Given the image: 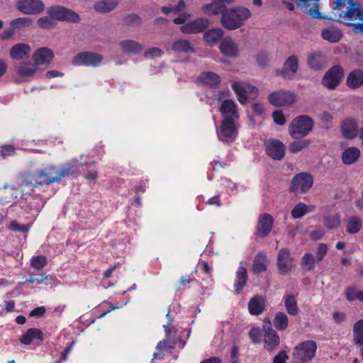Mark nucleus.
Masks as SVG:
<instances>
[{
  "label": "nucleus",
  "mask_w": 363,
  "mask_h": 363,
  "mask_svg": "<svg viewBox=\"0 0 363 363\" xmlns=\"http://www.w3.org/2000/svg\"><path fill=\"white\" fill-rule=\"evenodd\" d=\"M119 45L125 53L138 55L143 50V45L133 40H124L120 42Z\"/></svg>",
  "instance_id": "7c9ffc66"
},
{
  "label": "nucleus",
  "mask_w": 363,
  "mask_h": 363,
  "mask_svg": "<svg viewBox=\"0 0 363 363\" xmlns=\"http://www.w3.org/2000/svg\"><path fill=\"white\" fill-rule=\"evenodd\" d=\"M361 155L360 150L356 147L346 148L342 154L341 159L343 164L350 165L355 163Z\"/></svg>",
  "instance_id": "c756f323"
},
{
  "label": "nucleus",
  "mask_w": 363,
  "mask_h": 363,
  "mask_svg": "<svg viewBox=\"0 0 363 363\" xmlns=\"http://www.w3.org/2000/svg\"><path fill=\"white\" fill-rule=\"evenodd\" d=\"M326 65V57L323 52L314 51L311 52L307 57V65L313 70H320Z\"/></svg>",
  "instance_id": "5701e85b"
},
{
  "label": "nucleus",
  "mask_w": 363,
  "mask_h": 363,
  "mask_svg": "<svg viewBox=\"0 0 363 363\" xmlns=\"http://www.w3.org/2000/svg\"><path fill=\"white\" fill-rule=\"evenodd\" d=\"M353 335L355 343L363 345V319L358 320L354 325Z\"/></svg>",
  "instance_id": "de8ad7c7"
},
{
  "label": "nucleus",
  "mask_w": 363,
  "mask_h": 363,
  "mask_svg": "<svg viewBox=\"0 0 363 363\" xmlns=\"http://www.w3.org/2000/svg\"><path fill=\"white\" fill-rule=\"evenodd\" d=\"M30 227L28 225H21L16 220H12L9 226V229L16 232L27 233Z\"/></svg>",
  "instance_id": "6e6d98bb"
},
{
  "label": "nucleus",
  "mask_w": 363,
  "mask_h": 363,
  "mask_svg": "<svg viewBox=\"0 0 363 363\" xmlns=\"http://www.w3.org/2000/svg\"><path fill=\"white\" fill-rule=\"evenodd\" d=\"M273 216L267 213L260 214L254 232V235L259 238H264L271 233L274 225Z\"/></svg>",
  "instance_id": "ddd939ff"
},
{
  "label": "nucleus",
  "mask_w": 363,
  "mask_h": 363,
  "mask_svg": "<svg viewBox=\"0 0 363 363\" xmlns=\"http://www.w3.org/2000/svg\"><path fill=\"white\" fill-rule=\"evenodd\" d=\"M117 5V0H111L109 1H100L95 4L94 8L99 13H108L113 11Z\"/></svg>",
  "instance_id": "a18cd8bd"
},
{
  "label": "nucleus",
  "mask_w": 363,
  "mask_h": 363,
  "mask_svg": "<svg viewBox=\"0 0 363 363\" xmlns=\"http://www.w3.org/2000/svg\"><path fill=\"white\" fill-rule=\"evenodd\" d=\"M220 111L224 118L228 116H232L235 120V118H238L239 117L237 111V105L230 99H225L222 102L220 107Z\"/></svg>",
  "instance_id": "2f4dec72"
},
{
  "label": "nucleus",
  "mask_w": 363,
  "mask_h": 363,
  "mask_svg": "<svg viewBox=\"0 0 363 363\" xmlns=\"http://www.w3.org/2000/svg\"><path fill=\"white\" fill-rule=\"evenodd\" d=\"M203 10L206 12H208L212 14L216 15L220 13L223 16V13H225V11H227L228 9L227 8L221 6V4H219L216 1H212L211 4H206L203 6Z\"/></svg>",
  "instance_id": "09e8293b"
},
{
  "label": "nucleus",
  "mask_w": 363,
  "mask_h": 363,
  "mask_svg": "<svg viewBox=\"0 0 363 363\" xmlns=\"http://www.w3.org/2000/svg\"><path fill=\"white\" fill-rule=\"evenodd\" d=\"M33 340H43V333L40 329L30 328L20 337V342L26 345H30Z\"/></svg>",
  "instance_id": "f704fd0d"
},
{
  "label": "nucleus",
  "mask_w": 363,
  "mask_h": 363,
  "mask_svg": "<svg viewBox=\"0 0 363 363\" xmlns=\"http://www.w3.org/2000/svg\"><path fill=\"white\" fill-rule=\"evenodd\" d=\"M45 308L44 306H38L35 308L30 312L31 317H41L45 313Z\"/></svg>",
  "instance_id": "338daca9"
},
{
  "label": "nucleus",
  "mask_w": 363,
  "mask_h": 363,
  "mask_svg": "<svg viewBox=\"0 0 363 363\" xmlns=\"http://www.w3.org/2000/svg\"><path fill=\"white\" fill-rule=\"evenodd\" d=\"M219 49L224 56L235 57L238 55V48L231 38H224L222 40Z\"/></svg>",
  "instance_id": "cd10ccee"
},
{
  "label": "nucleus",
  "mask_w": 363,
  "mask_h": 363,
  "mask_svg": "<svg viewBox=\"0 0 363 363\" xmlns=\"http://www.w3.org/2000/svg\"><path fill=\"white\" fill-rule=\"evenodd\" d=\"M289 356L285 350H281L273 358V363H286Z\"/></svg>",
  "instance_id": "69168bd1"
},
{
  "label": "nucleus",
  "mask_w": 363,
  "mask_h": 363,
  "mask_svg": "<svg viewBox=\"0 0 363 363\" xmlns=\"http://www.w3.org/2000/svg\"><path fill=\"white\" fill-rule=\"evenodd\" d=\"M362 227V220L359 216L350 217L346 225V231L350 234H356Z\"/></svg>",
  "instance_id": "37998d69"
},
{
  "label": "nucleus",
  "mask_w": 363,
  "mask_h": 363,
  "mask_svg": "<svg viewBox=\"0 0 363 363\" xmlns=\"http://www.w3.org/2000/svg\"><path fill=\"white\" fill-rule=\"evenodd\" d=\"M346 84L350 89H357L363 85V70L357 69L349 73Z\"/></svg>",
  "instance_id": "c85d7f7f"
},
{
  "label": "nucleus",
  "mask_w": 363,
  "mask_h": 363,
  "mask_svg": "<svg viewBox=\"0 0 363 363\" xmlns=\"http://www.w3.org/2000/svg\"><path fill=\"white\" fill-rule=\"evenodd\" d=\"M218 139L223 142L229 143L235 140L237 136V130L235 120L232 116L225 117L221 121L220 130L217 132Z\"/></svg>",
  "instance_id": "f8f14e48"
},
{
  "label": "nucleus",
  "mask_w": 363,
  "mask_h": 363,
  "mask_svg": "<svg viewBox=\"0 0 363 363\" xmlns=\"http://www.w3.org/2000/svg\"><path fill=\"white\" fill-rule=\"evenodd\" d=\"M294 258L288 248H281L277 255V265L279 272L286 274L293 269Z\"/></svg>",
  "instance_id": "f3484780"
},
{
  "label": "nucleus",
  "mask_w": 363,
  "mask_h": 363,
  "mask_svg": "<svg viewBox=\"0 0 363 363\" xmlns=\"http://www.w3.org/2000/svg\"><path fill=\"white\" fill-rule=\"evenodd\" d=\"M342 135L345 138L352 140L359 137L358 123L354 118H346L341 125Z\"/></svg>",
  "instance_id": "4be33fe9"
},
{
  "label": "nucleus",
  "mask_w": 363,
  "mask_h": 363,
  "mask_svg": "<svg viewBox=\"0 0 363 363\" xmlns=\"http://www.w3.org/2000/svg\"><path fill=\"white\" fill-rule=\"evenodd\" d=\"M172 50L177 53L191 54L195 52V50L190 42L185 39H179L174 42L172 45Z\"/></svg>",
  "instance_id": "72a5a7b5"
},
{
  "label": "nucleus",
  "mask_w": 363,
  "mask_h": 363,
  "mask_svg": "<svg viewBox=\"0 0 363 363\" xmlns=\"http://www.w3.org/2000/svg\"><path fill=\"white\" fill-rule=\"evenodd\" d=\"M54 57L53 51L48 48H40L36 50L33 55L35 65L38 67L40 65L49 64Z\"/></svg>",
  "instance_id": "b1692460"
},
{
  "label": "nucleus",
  "mask_w": 363,
  "mask_h": 363,
  "mask_svg": "<svg viewBox=\"0 0 363 363\" xmlns=\"http://www.w3.org/2000/svg\"><path fill=\"white\" fill-rule=\"evenodd\" d=\"M328 246L325 243H320L318 245L315 257L312 253H305L301 260L300 264L303 270L311 272L314 270L315 262H321L326 256Z\"/></svg>",
  "instance_id": "0eeeda50"
},
{
  "label": "nucleus",
  "mask_w": 363,
  "mask_h": 363,
  "mask_svg": "<svg viewBox=\"0 0 363 363\" xmlns=\"http://www.w3.org/2000/svg\"><path fill=\"white\" fill-rule=\"evenodd\" d=\"M264 332V347L269 352L274 351L280 343V338L277 332L273 329L269 318L264 320L262 325Z\"/></svg>",
  "instance_id": "6e6552de"
},
{
  "label": "nucleus",
  "mask_w": 363,
  "mask_h": 363,
  "mask_svg": "<svg viewBox=\"0 0 363 363\" xmlns=\"http://www.w3.org/2000/svg\"><path fill=\"white\" fill-rule=\"evenodd\" d=\"M298 69V58L296 55L289 56L284 62L283 67L277 70V74L284 79H291Z\"/></svg>",
  "instance_id": "a211bd4d"
},
{
  "label": "nucleus",
  "mask_w": 363,
  "mask_h": 363,
  "mask_svg": "<svg viewBox=\"0 0 363 363\" xmlns=\"http://www.w3.org/2000/svg\"><path fill=\"white\" fill-rule=\"evenodd\" d=\"M37 24L38 27L42 29H51L55 28L57 25L56 22L49 16L40 17L38 20Z\"/></svg>",
  "instance_id": "864d4df0"
},
{
  "label": "nucleus",
  "mask_w": 363,
  "mask_h": 363,
  "mask_svg": "<svg viewBox=\"0 0 363 363\" xmlns=\"http://www.w3.org/2000/svg\"><path fill=\"white\" fill-rule=\"evenodd\" d=\"M333 320L336 323H341L346 319V315L342 312H335L333 315Z\"/></svg>",
  "instance_id": "774afa93"
},
{
  "label": "nucleus",
  "mask_w": 363,
  "mask_h": 363,
  "mask_svg": "<svg viewBox=\"0 0 363 363\" xmlns=\"http://www.w3.org/2000/svg\"><path fill=\"white\" fill-rule=\"evenodd\" d=\"M274 328L279 331H284L289 325V318L284 312H278L273 320Z\"/></svg>",
  "instance_id": "c03bdc74"
},
{
  "label": "nucleus",
  "mask_w": 363,
  "mask_h": 363,
  "mask_svg": "<svg viewBox=\"0 0 363 363\" xmlns=\"http://www.w3.org/2000/svg\"><path fill=\"white\" fill-rule=\"evenodd\" d=\"M84 165V164L80 163L77 160L73 159L69 161L60 170H57L56 167H55V173L53 174L55 182L59 183L62 178L72 176L74 174L75 169Z\"/></svg>",
  "instance_id": "6ab92c4d"
},
{
  "label": "nucleus",
  "mask_w": 363,
  "mask_h": 363,
  "mask_svg": "<svg viewBox=\"0 0 363 363\" xmlns=\"http://www.w3.org/2000/svg\"><path fill=\"white\" fill-rule=\"evenodd\" d=\"M103 59L104 57L101 54L90 51H84L75 55L71 63L76 67L84 66L97 67L101 64Z\"/></svg>",
  "instance_id": "423d86ee"
},
{
  "label": "nucleus",
  "mask_w": 363,
  "mask_h": 363,
  "mask_svg": "<svg viewBox=\"0 0 363 363\" xmlns=\"http://www.w3.org/2000/svg\"><path fill=\"white\" fill-rule=\"evenodd\" d=\"M250 11L245 7H236L228 9L221 17L223 27L228 30H235L244 24V21L250 18Z\"/></svg>",
  "instance_id": "f03ea898"
},
{
  "label": "nucleus",
  "mask_w": 363,
  "mask_h": 363,
  "mask_svg": "<svg viewBox=\"0 0 363 363\" xmlns=\"http://www.w3.org/2000/svg\"><path fill=\"white\" fill-rule=\"evenodd\" d=\"M267 256L264 252H258L252 263V270L255 274H259L267 270Z\"/></svg>",
  "instance_id": "c9c22d12"
},
{
  "label": "nucleus",
  "mask_w": 363,
  "mask_h": 363,
  "mask_svg": "<svg viewBox=\"0 0 363 363\" xmlns=\"http://www.w3.org/2000/svg\"><path fill=\"white\" fill-rule=\"evenodd\" d=\"M344 77V69L336 65L330 67L322 79V84L328 89H335L342 82Z\"/></svg>",
  "instance_id": "9d476101"
},
{
  "label": "nucleus",
  "mask_w": 363,
  "mask_h": 363,
  "mask_svg": "<svg viewBox=\"0 0 363 363\" xmlns=\"http://www.w3.org/2000/svg\"><path fill=\"white\" fill-rule=\"evenodd\" d=\"M38 67L35 63H22L16 69V72L21 77H32L38 70Z\"/></svg>",
  "instance_id": "a19ab883"
},
{
  "label": "nucleus",
  "mask_w": 363,
  "mask_h": 363,
  "mask_svg": "<svg viewBox=\"0 0 363 363\" xmlns=\"http://www.w3.org/2000/svg\"><path fill=\"white\" fill-rule=\"evenodd\" d=\"M249 336L252 343H260L261 331L259 328L253 327L249 332Z\"/></svg>",
  "instance_id": "bf43d9fd"
},
{
  "label": "nucleus",
  "mask_w": 363,
  "mask_h": 363,
  "mask_svg": "<svg viewBox=\"0 0 363 363\" xmlns=\"http://www.w3.org/2000/svg\"><path fill=\"white\" fill-rule=\"evenodd\" d=\"M311 143V140L304 139L298 140L292 142L289 146V150L291 153H297L303 149L306 148Z\"/></svg>",
  "instance_id": "49530a36"
},
{
  "label": "nucleus",
  "mask_w": 363,
  "mask_h": 363,
  "mask_svg": "<svg viewBox=\"0 0 363 363\" xmlns=\"http://www.w3.org/2000/svg\"><path fill=\"white\" fill-rule=\"evenodd\" d=\"M16 9L26 15H36L44 11L45 4L41 0H18Z\"/></svg>",
  "instance_id": "2eb2a0df"
},
{
  "label": "nucleus",
  "mask_w": 363,
  "mask_h": 363,
  "mask_svg": "<svg viewBox=\"0 0 363 363\" xmlns=\"http://www.w3.org/2000/svg\"><path fill=\"white\" fill-rule=\"evenodd\" d=\"M247 280V272L245 267L240 266L236 272L235 281V293L239 294L246 284Z\"/></svg>",
  "instance_id": "e433bc0d"
},
{
  "label": "nucleus",
  "mask_w": 363,
  "mask_h": 363,
  "mask_svg": "<svg viewBox=\"0 0 363 363\" xmlns=\"http://www.w3.org/2000/svg\"><path fill=\"white\" fill-rule=\"evenodd\" d=\"M314 208L315 206H308L302 202H299L291 210V215L294 219L301 218L307 213L313 211Z\"/></svg>",
  "instance_id": "79ce46f5"
},
{
  "label": "nucleus",
  "mask_w": 363,
  "mask_h": 363,
  "mask_svg": "<svg viewBox=\"0 0 363 363\" xmlns=\"http://www.w3.org/2000/svg\"><path fill=\"white\" fill-rule=\"evenodd\" d=\"M321 36L324 40L335 43L341 40L342 33L340 30L337 28H324L321 32Z\"/></svg>",
  "instance_id": "ea45409f"
},
{
  "label": "nucleus",
  "mask_w": 363,
  "mask_h": 363,
  "mask_svg": "<svg viewBox=\"0 0 363 363\" xmlns=\"http://www.w3.org/2000/svg\"><path fill=\"white\" fill-rule=\"evenodd\" d=\"M283 300L288 314L293 316L297 315L299 308L296 297L292 294H286L283 297Z\"/></svg>",
  "instance_id": "473e14b6"
},
{
  "label": "nucleus",
  "mask_w": 363,
  "mask_h": 363,
  "mask_svg": "<svg viewBox=\"0 0 363 363\" xmlns=\"http://www.w3.org/2000/svg\"><path fill=\"white\" fill-rule=\"evenodd\" d=\"M15 153V147L11 145H5L1 147V155L3 158L13 156Z\"/></svg>",
  "instance_id": "0e129e2a"
},
{
  "label": "nucleus",
  "mask_w": 363,
  "mask_h": 363,
  "mask_svg": "<svg viewBox=\"0 0 363 363\" xmlns=\"http://www.w3.org/2000/svg\"><path fill=\"white\" fill-rule=\"evenodd\" d=\"M48 279V277L44 274H30L29 279H28V282L30 284L37 283L38 284H43L45 281Z\"/></svg>",
  "instance_id": "680f3d73"
},
{
  "label": "nucleus",
  "mask_w": 363,
  "mask_h": 363,
  "mask_svg": "<svg viewBox=\"0 0 363 363\" xmlns=\"http://www.w3.org/2000/svg\"><path fill=\"white\" fill-rule=\"evenodd\" d=\"M314 121L307 115H301L294 118L289 125V133L295 139L307 136L313 130Z\"/></svg>",
  "instance_id": "20e7f679"
},
{
  "label": "nucleus",
  "mask_w": 363,
  "mask_h": 363,
  "mask_svg": "<svg viewBox=\"0 0 363 363\" xmlns=\"http://www.w3.org/2000/svg\"><path fill=\"white\" fill-rule=\"evenodd\" d=\"M32 23V19L27 17H20L12 20L10 23L13 29L29 27Z\"/></svg>",
  "instance_id": "603ef678"
},
{
  "label": "nucleus",
  "mask_w": 363,
  "mask_h": 363,
  "mask_svg": "<svg viewBox=\"0 0 363 363\" xmlns=\"http://www.w3.org/2000/svg\"><path fill=\"white\" fill-rule=\"evenodd\" d=\"M141 23L140 18L137 14H130L128 15L123 19V23L125 26H135L139 25Z\"/></svg>",
  "instance_id": "13d9d810"
},
{
  "label": "nucleus",
  "mask_w": 363,
  "mask_h": 363,
  "mask_svg": "<svg viewBox=\"0 0 363 363\" xmlns=\"http://www.w3.org/2000/svg\"><path fill=\"white\" fill-rule=\"evenodd\" d=\"M25 200L26 203L22 206V208L28 213H31L32 211L39 213L45 205V201H43L40 195H30Z\"/></svg>",
  "instance_id": "a878e982"
},
{
  "label": "nucleus",
  "mask_w": 363,
  "mask_h": 363,
  "mask_svg": "<svg viewBox=\"0 0 363 363\" xmlns=\"http://www.w3.org/2000/svg\"><path fill=\"white\" fill-rule=\"evenodd\" d=\"M323 223L328 229L336 228L340 224V216L337 213L333 216H325L323 220Z\"/></svg>",
  "instance_id": "3c124183"
},
{
  "label": "nucleus",
  "mask_w": 363,
  "mask_h": 363,
  "mask_svg": "<svg viewBox=\"0 0 363 363\" xmlns=\"http://www.w3.org/2000/svg\"><path fill=\"white\" fill-rule=\"evenodd\" d=\"M272 118L274 120V122L279 125H283L286 123V118L285 116L281 110H276L272 113Z\"/></svg>",
  "instance_id": "052dcab7"
},
{
  "label": "nucleus",
  "mask_w": 363,
  "mask_h": 363,
  "mask_svg": "<svg viewBox=\"0 0 363 363\" xmlns=\"http://www.w3.org/2000/svg\"><path fill=\"white\" fill-rule=\"evenodd\" d=\"M317 344L315 341H304L294 347L293 355L296 359L307 362L315 356Z\"/></svg>",
  "instance_id": "1a4fd4ad"
},
{
  "label": "nucleus",
  "mask_w": 363,
  "mask_h": 363,
  "mask_svg": "<svg viewBox=\"0 0 363 363\" xmlns=\"http://www.w3.org/2000/svg\"><path fill=\"white\" fill-rule=\"evenodd\" d=\"M31 48L29 45L19 43L13 45L9 51L10 57L14 60H20L26 58L30 52Z\"/></svg>",
  "instance_id": "bb28decb"
},
{
  "label": "nucleus",
  "mask_w": 363,
  "mask_h": 363,
  "mask_svg": "<svg viewBox=\"0 0 363 363\" xmlns=\"http://www.w3.org/2000/svg\"><path fill=\"white\" fill-rule=\"evenodd\" d=\"M256 61L259 67L263 68L266 67L269 61L268 54L264 51L258 52L256 56Z\"/></svg>",
  "instance_id": "4d7b16f0"
},
{
  "label": "nucleus",
  "mask_w": 363,
  "mask_h": 363,
  "mask_svg": "<svg viewBox=\"0 0 363 363\" xmlns=\"http://www.w3.org/2000/svg\"><path fill=\"white\" fill-rule=\"evenodd\" d=\"M346 298L350 301L359 300L363 301V291L357 290L354 286H350L345 291Z\"/></svg>",
  "instance_id": "8fccbe9b"
},
{
  "label": "nucleus",
  "mask_w": 363,
  "mask_h": 363,
  "mask_svg": "<svg viewBox=\"0 0 363 363\" xmlns=\"http://www.w3.org/2000/svg\"><path fill=\"white\" fill-rule=\"evenodd\" d=\"M313 178L307 172L296 174L292 179L290 189L294 193H305L313 186Z\"/></svg>",
  "instance_id": "9b49d317"
},
{
  "label": "nucleus",
  "mask_w": 363,
  "mask_h": 363,
  "mask_svg": "<svg viewBox=\"0 0 363 363\" xmlns=\"http://www.w3.org/2000/svg\"><path fill=\"white\" fill-rule=\"evenodd\" d=\"M47 263V257L44 255L34 256L31 259V266L37 270L44 268Z\"/></svg>",
  "instance_id": "5fc2aeb1"
},
{
  "label": "nucleus",
  "mask_w": 363,
  "mask_h": 363,
  "mask_svg": "<svg viewBox=\"0 0 363 363\" xmlns=\"http://www.w3.org/2000/svg\"><path fill=\"white\" fill-rule=\"evenodd\" d=\"M268 101L277 107L287 106L295 102L296 96L292 92L281 90L270 94L268 96Z\"/></svg>",
  "instance_id": "dca6fc26"
},
{
  "label": "nucleus",
  "mask_w": 363,
  "mask_h": 363,
  "mask_svg": "<svg viewBox=\"0 0 363 363\" xmlns=\"http://www.w3.org/2000/svg\"><path fill=\"white\" fill-rule=\"evenodd\" d=\"M320 0H296V5L300 9H308V13L310 16L316 19L327 18L319 11Z\"/></svg>",
  "instance_id": "412c9836"
},
{
  "label": "nucleus",
  "mask_w": 363,
  "mask_h": 363,
  "mask_svg": "<svg viewBox=\"0 0 363 363\" xmlns=\"http://www.w3.org/2000/svg\"><path fill=\"white\" fill-rule=\"evenodd\" d=\"M333 8L337 21L346 26L353 27L355 33L363 34V11L361 4L357 0H335Z\"/></svg>",
  "instance_id": "f257e3e1"
},
{
  "label": "nucleus",
  "mask_w": 363,
  "mask_h": 363,
  "mask_svg": "<svg viewBox=\"0 0 363 363\" xmlns=\"http://www.w3.org/2000/svg\"><path fill=\"white\" fill-rule=\"evenodd\" d=\"M208 20L199 18L188 22L180 27V30L184 34H195L203 32L208 26Z\"/></svg>",
  "instance_id": "aec40b11"
},
{
  "label": "nucleus",
  "mask_w": 363,
  "mask_h": 363,
  "mask_svg": "<svg viewBox=\"0 0 363 363\" xmlns=\"http://www.w3.org/2000/svg\"><path fill=\"white\" fill-rule=\"evenodd\" d=\"M54 173L55 166L50 165L26 175L22 181V184L33 188H38L44 185L48 186L55 183Z\"/></svg>",
  "instance_id": "7ed1b4c3"
},
{
  "label": "nucleus",
  "mask_w": 363,
  "mask_h": 363,
  "mask_svg": "<svg viewBox=\"0 0 363 363\" xmlns=\"http://www.w3.org/2000/svg\"><path fill=\"white\" fill-rule=\"evenodd\" d=\"M266 306V299L262 295H255L248 302V311L252 315L262 314Z\"/></svg>",
  "instance_id": "393cba45"
},
{
  "label": "nucleus",
  "mask_w": 363,
  "mask_h": 363,
  "mask_svg": "<svg viewBox=\"0 0 363 363\" xmlns=\"http://www.w3.org/2000/svg\"><path fill=\"white\" fill-rule=\"evenodd\" d=\"M163 51L157 47H153L147 49L145 54L144 57L146 58L152 57H161L163 55Z\"/></svg>",
  "instance_id": "e2e57ef3"
},
{
  "label": "nucleus",
  "mask_w": 363,
  "mask_h": 363,
  "mask_svg": "<svg viewBox=\"0 0 363 363\" xmlns=\"http://www.w3.org/2000/svg\"><path fill=\"white\" fill-rule=\"evenodd\" d=\"M223 36V30L221 28H212L206 31L203 38L208 45L213 46L220 41Z\"/></svg>",
  "instance_id": "4c0bfd02"
},
{
  "label": "nucleus",
  "mask_w": 363,
  "mask_h": 363,
  "mask_svg": "<svg viewBox=\"0 0 363 363\" xmlns=\"http://www.w3.org/2000/svg\"><path fill=\"white\" fill-rule=\"evenodd\" d=\"M265 152L274 160H281L285 155L286 147L284 143L278 140L270 138L264 142Z\"/></svg>",
  "instance_id": "4468645a"
},
{
  "label": "nucleus",
  "mask_w": 363,
  "mask_h": 363,
  "mask_svg": "<svg viewBox=\"0 0 363 363\" xmlns=\"http://www.w3.org/2000/svg\"><path fill=\"white\" fill-rule=\"evenodd\" d=\"M201 82L211 87L217 86L220 83V77L218 74L213 72H206L199 76Z\"/></svg>",
  "instance_id": "58836bf2"
},
{
  "label": "nucleus",
  "mask_w": 363,
  "mask_h": 363,
  "mask_svg": "<svg viewBox=\"0 0 363 363\" xmlns=\"http://www.w3.org/2000/svg\"><path fill=\"white\" fill-rule=\"evenodd\" d=\"M47 13L54 21H66L72 23L80 21V16L77 12L62 6H50L47 9Z\"/></svg>",
  "instance_id": "39448f33"
}]
</instances>
